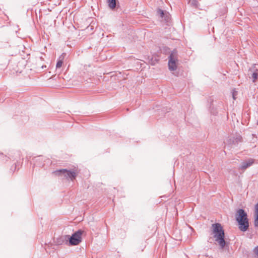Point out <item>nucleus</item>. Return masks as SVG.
<instances>
[{
    "instance_id": "obj_1",
    "label": "nucleus",
    "mask_w": 258,
    "mask_h": 258,
    "mask_svg": "<svg viewBox=\"0 0 258 258\" xmlns=\"http://www.w3.org/2000/svg\"><path fill=\"white\" fill-rule=\"evenodd\" d=\"M80 169L78 166H73L65 169H60L55 170L54 173L56 175L63 177L68 181H74L80 173Z\"/></svg>"
},
{
    "instance_id": "obj_2",
    "label": "nucleus",
    "mask_w": 258,
    "mask_h": 258,
    "mask_svg": "<svg viewBox=\"0 0 258 258\" xmlns=\"http://www.w3.org/2000/svg\"><path fill=\"white\" fill-rule=\"evenodd\" d=\"M213 233L215 241L218 243L221 248L223 249L226 245L225 240L224 231L220 223H215L212 225Z\"/></svg>"
},
{
    "instance_id": "obj_3",
    "label": "nucleus",
    "mask_w": 258,
    "mask_h": 258,
    "mask_svg": "<svg viewBox=\"0 0 258 258\" xmlns=\"http://www.w3.org/2000/svg\"><path fill=\"white\" fill-rule=\"evenodd\" d=\"M84 231L79 229L74 232L71 236L68 235V240L69 245L75 246L78 245L82 241V236Z\"/></svg>"
},
{
    "instance_id": "obj_4",
    "label": "nucleus",
    "mask_w": 258,
    "mask_h": 258,
    "mask_svg": "<svg viewBox=\"0 0 258 258\" xmlns=\"http://www.w3.org/2000/svg\"><path fill=\"white\" fill-rule=\"evenodd\" d=\"M168 68L170 71H173L177 69V52L173 50L168 56Z\"/></svg>"
},
{
    "instance_id": "obj_5",
    "label": "nucleus",
    "mask_w": 258,
    "mask_h": 258,
    "mask_svg": "<svg viewBox=\"0 0 258 258\" xmlns=\"http://www.w3.org/2000/svg\"><path fill=\"white\" fill-rule=\"evenodd\" d=\"M239 142H240V137L235 138L234 137H228L227 139H226L224 140V143L225 146H227L229 148L230 147V146L235 145L236 144H237Z\"/></svg>"
},
{
    "instance_id": "obj_6",
    "label": "nucleus",
    "mask_w": 258,
    "mask_h": 258,
    "mask_svg": "<svg viewBox=\"0 0 258 258\" xmlns=\"http://www.w3.org/2000/svg\"><path fill=\"white\" fill-rule=\"evenodd\" d=\"M55 242L57 245H62L64 243L68 244V235H62L57 238Z\"/></svg>"
},
{
    "instance_id": "obj_7",
    "label": "nucleus",
    "mask_w": 258,
    "mask_h": 258,
    "mask_svg": "<svg viewBox=\"0 0 258 258\" xmlns=\"http://www.w3.org/2000/svg\"><path fill=\"white\" fill-rule=\"evenodd\" d=\"M249 226L246 213L243 210V232L246 231Z\"/></svg>"
},
{
    "instance_id": "obj_8",
    "label": "nucleus",
    "mask_w": 258,
    "mask_h": 258,
    "mask_svg": "<svg viewBox=\"0 0 258 258\" xmlns=\"http://www.w3.org/2000/svg\"><path fill=\"white\" fill-rule=\"evenodd\" d=\"M254 161L255 160L252 158H248L243 160V170L251 166Z\"/></svg>"
},
{
    "instance_id": "obj_9",
    "label": "nucleus",
    "mask_w": 258,
    "mask_h": 258,
    "mask_svg": "<svg viewBox=\"0 0 258 258\" xmlns=\"http://www.w3.org/2000/svg\"><path fill=\"white\" fill-rule=\"evenodd\" d=\"M237 215L236 221L238 224V227L240 230L242 231V208L238 210Z\"/></svg>"
},
{
    "instance_id": "obj_10",
    "label": "nucleus",
    "mask_w": 258,
    "mask_h": 258,
    "mask_svg": "<svg viewBox=\"0 0 258 258\" xmlns=\"http://www.w3.org/2000/svg\"><path fill=\"white\" fill-rule=\"evenodd\" d=\"M254 225L258 228V203L255 206Z\"/></svg>"
},
{
    "instance_id": "obj_11",
    "label": "nucleus",
    "mask_w": 258,
    "mask_h": 258,
    "mask_svg": "<svg viewBox=\"0 0 258 258\" xmlns=\"http://www.w3.org/2000/svg\"><path fill=\"white\" fill-rule=\"evenodd\" d=\"M254 72H258V64H253L251 67L249 68L247 74H252Z\"/></svg>"
},
{
    "instance_id": "obj_12",
    "label": "nucleus",
    "mask_w": 258,
    "mask_h": 258,
    "mask_svg": "<svg viewBox=\"0 0 258 258\" xmlns=\"http://www.w3.org/2000/svg\"><path fill=\"white\" fill-rule=\"evenodd\" d=\"M247 76L249 79H252V81L253 83H254L258 79V72H254L252 73L251 74H247Z\"/></svg>"
},
{
    "instance_id": "obj_13",
    "label": "nucleus",
    "mask_w": 258,
    "mask_h": 258,
    "mask_svg": "<svg viewBox=\"0 0 258 258\" xmlns=\"http://www.w3.org/2000/svg\"><path fill=\"white\" fill-rule=\"evenodd\" d=\"M107 3L108 4V7L110 9H113L116 7V0H107Z\"/></svg>"
},
{
    "instance_id": "obj_14",
    "label": "nucleus",
    "mask_w": 258,
    "mask_h": 258,
    "mask_svg": "<svg viewBox=\"0 0 258 258\" xmlns=\"http://www.w3.org/2000/svg\"><path fill=\"white\" fill-rule=\"evenodd\" d=\"M9 159V157L6 155H5L3 153L0 152V161L2 162H5L8 161Z\"/></svg>"
},
{
    "instance_id": "obj_15",
    "label": "nucleus",
    "mask_w": 258,
    "mask_h": 258,
    "mask_svg": "<svg viewBox=\"0 0 258 258\" xmlns=\"http://www.w3.org/2000/svg\"><path fill=\"white\" fill-rule=\"evenodd\" d=\"M157 13L161 18L164 17L165 15H167V14H165L164 11L161 9H158Z\"/></svg>"
},
{
    "instance_id": "obj_16",
    "label": "nucleus",
    "mask_w": 258,
    "mask_h": 258,
    "mask_svg": "<svg viewBox=\"0 0 258 258\" xmlns=\"http://www.w3.org/2000/svg\"><path fill=\"white\" fill-rule=\"evenodd\" d=\"M188 3L195 7H197L198 6V2L197 0H188Z\"/></svg>"
},
{
    "instance_id": "obj_17",
    "label": "nucleus",
    "mask_w": 258,
    "mask_h": 258,
    "mask_svg": "<svg viewBox=\"0 0 258 258\" xmlns=\"http://www.w3.org/2000/svg\"><path fill=\"white\" fill-rule=\"evenodd\" d=\"M62 63H63V61H61V59H58L57 60L56 64V68H60L62 66Z\"/></svg>"
},
{
    "instance_id": "obj_18",
    "label": "nucleus",
    "mask_w": 258,
    "mask_h": 258,
    "mask_svg": "<svg viewBox=\"0 0 258 258\" xmlns=\"http://www.w3.org/2000/svg\"><path fill=\"white\" fill-rule=\"evenodd\" d=\"M237 91L235 90V89H233L232 90V98L234 100L236 99V96L237 95Z\"/></svg>"
},
{
    "instance_id": "obj_19",
    "label": "nucleus",
    "mask_w": 258,
    "mask_h": 258,
    "mask_svg": "<svg viewBox=\"0 0 258 258\" xmlns=\"http://www.w3.org/2000/svg\"><path fill=\"white\" fill-rule=\"evenodd\" d=\"M66 56V53H62V54L59 57V58L58 59H61V61H63V60L64 59L65 56Z\"/></svg>"
},
{
    "instance_id": "obj_20",
    "label": "nucleus",
    "mask_w": 258,
    "mask_h": 258,
    "mask_svg": "<svg viewBox=\"0 0 258 258\" xmlns=\"http://www.w3.org/2000/svg\"><path fill=\"white\" fill-rule=\"evenodd\" d=\"M253 251L254 253L258 256V245L254 248Z\"/></svg>"
},
{
    "instance_id": "obj_21",
    "label": "nucleus",
    "mask_w": 258,
    "mask_h": 258,
    "mask_svg": "<svg viewBox=\"0 0 258 258\" xmlns=\"http://www.w3.org/2000/svg\"><path fill=\"white\" fill-rule=\"evenodd\" d=\"M244 115H245V118H249V113L247 112L246 113H245Z\"/></svg>"
},
{
    "instance_id": "obj_22",
    "label": "nucleus",
    "mask_w": 258,
    "mask_h": 258,
    "mask_svg": "<svg viewBox=\"0 0 258 258\" xmlns=\"http://www.w3.org/2000/svg\"><path fill=\"white\" fill-rule=\"evenodd\" d=\"M40 158H41V157H37V159H36V160H37V159H40Z\"/></svg>"
},
{
    "instance_id": "obj_23",
    "label": "nucleus",
    "mask_w": 258,
    "mask_h": 258,
    "mask_svg": "<svg viewBox=\"0 0 258 258\" xmlns=\"http://www.w3.org/2000/svg\"><path fill=\"white\" fill-rule=\"evenodd\" d=\"M14 168H15V169H16V164L15 165V167Z\"/></svg>"
}]
</instances>
